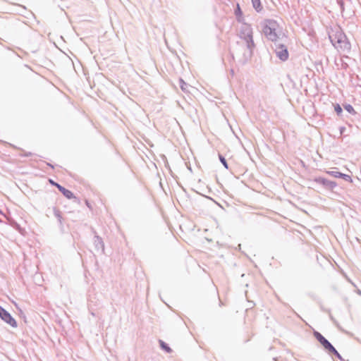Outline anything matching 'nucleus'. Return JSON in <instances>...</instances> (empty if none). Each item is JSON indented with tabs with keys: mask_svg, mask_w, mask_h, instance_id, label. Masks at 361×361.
<instances>
[{
	"mask_svg": "<svg viewBox=\"0 0 361 361\" xmlns=\"http://www.w3.org/2000/svg\"><path fill=\"white\" fill-rule=\"evenodd\" d=\"M48 166H49L51 168L54 169V166L49 163L47 164Z\"/></svg>",
	"mask_w": 361,
	"mask_h": 361,
	"instance_id": "27",
	"label": "nucleus"
},
{
	"mask_svg": "<svg viewBox=\"0 0 361 361\" xmlns=\"http://www.w3.org/2000/svg\"><path fill=\"white\" fill-rule=\"evenodd\" d=\"M0 318L7 324L11 327L16 328L18 326L16 320L12 317V315L5 310L2 306L0 305Z\"/></svg>",
	"mask_w": 361,
	"mask_h": 361,
	"instance_id": "6",
	"label": "nucleus"
},
{
	"mask_svg": "<svg viewBox=\"0 0 361 361\" xmlns=\"http://www.w3.org/2000/svg\"><path fill=\"white\" fill-rule=\"evenodd\" d=\"M313 336L322 345H323V344H324V343L328 341L321 333L317 331L314 330Z\"/></svg>",
	"mask_w": 361,
	"mask_h": 361,
	"instance_id": "16",
	"label": "nucleus"
},
{
	"mask_svg": "<svg viewBox=\"0 0 361 361\" xmlns=\"http://www.w3.org/2000/svg\"><path fill=\"white\" fill-rule=\"evenodd\" d=\"M239 37L244 40L247 49L244 51L243 56V63H245L252 58L255 48V44L253 40V32L251 26L244 23L240 27Z\"/></svg>",
	"mask_w": 361,
	"mask_h": 361,
	"instance_id": "1",
	"label": "nucleus"
},
{
	"mask_svg": "<svg viewBox=\"0 0 361 361\" xmlns=\"http://www.w3.org/2000/svg\"><path fill=\"white\" fill-rule=\"evenodd\" d=\"M357 293L358 295H361V290L358 289V290H357Z\"/></svg>",
	"mask_w": 361,
	"mask_h": 361,
	"instance_id": "26",
	"label": "nucleus"
},
{
	"mask_svg": "<svg viewBox=\"0 0 361 361\" xmlns=\"http://www.w3.org/2000/svg\"><path fill=\"white\" fill-rule=\"evenodd\" d=\"M313 182L322 186L324 189L333 191L337 186V183L334 180H330L324 177H316L314 178Z\"/></svg>",
	"mask_w": 361,
	"mask_h": 361,
	"instance_id": "5",
	"label": "nucleus"
},
{
	"mask_svg": "<svg viewBox=\"0 0 361 361\" xmlns=\"http://www.w3.org/2000/svg\"><path fill=\"white\" fill-rule=\"evenodd\" d=\"M31 155H32V153L31 152H28V153L25 154L24 157H30Z\"/></svg>",
	"mask_w": 361,
	"mask_h": 361,
	"instance_id": "25",
	"label": "nucleus"
},
{
	"mask_svg": "<svg viewBox=\"0 0 361 361\" xmlns=\"http://www.w3.org/2000/svg\"><path fill=\"white\" fill-rule=\"evenodd\" d=\"M251 1H252L253 8H255V10L257 12L259 13L263 9V7L262 6L260 0H251Z\"/></svg>",
	"mask_w": 361,
	"mask_h": 361,
	"instance_id": "19",
	"label": "nucleus"
},
{
	"mask_svg": "<svg viewBox=\"0 0 361 361\" xmlns=\"http://www.w3.org/2000/svg\"><path fill=\"white\" fill-rule=\"evenodd\" d=\"M329 37L331 44L336 49L343 51L350 50V43L342 30H338L334 33L329 34Z\"/></svg>",
	"mask_w": 361,
	"mask_h": 361,
	"instance_id": "2",
	"label": "nucleus"
},
{
	"mask_svg": "<svg viewBox=\"0 0 361 361\" xmlns=\"http://www.w3.org/2000/svg\"><path fill=\"white\" fill-rule=\"evenodd\" d=\"M345 130H346L345 127H344V126H341V127L339 128V132H340V134H341V135H343V133H345Z\"/></svg>",
	"mask_w": 361,
	"mask_h": 361,
	"instance_id": "24",
	"label": "nucleus"
},
{
	"mask_svg": "<svg viewBox=\"0 0 361 361\" xmlns=\"http://www.w3.org/2000/svg\"><path fill=\"white\" fill-rule=\"evenodd\" d=\"M322 347L324 349L331 355H334L341 361H345L341 354L338 352V350L334 348V346L329 341H326L324 344H323Z\"/></svg>",
	"mask_w": 361,
	"mask_h": 361,
	"instance_id": "9",
	"label": "nucleus"
},
{
	"mask_svg": "<svg viewBox=\"0 0 361 361\" xmlns=\"http://www.w3.org/2000/svg\"><path fill=\"white\" fill-rule=\"evenodd\" d=\"M220 162L223 164L225 169H228V164L226 158L220 153L218 154Z\"/></svg>",
	"mask_w": 361,
	"mask_h": 361,
	"instance_id": "22",
	"label": "nucleus"
},
{
	"mask_svg": "<svg viewBox=\"0 0 361 361\" xmlns=\"http://www.w3.org/2000/svg\"><path fill=\"white\" fill-rule=\"evenodd\" d=\"M49 183H51V185H54L55 187H56L59 190L68 200H71V199H75L77 200V198L75 197L74 194L69 190L66 189V188H64L63 186H62L61 185H60L59 183L55 182L54 180H53L52 179H49Z\"/></svg>",
	"mask_w": 361,
	"mask_h": 361,
	"instance_id": "7",
	"label": "nucleus"
},
{
	"mask_svg": "<svg viewBox=\"0 0 361 361\" xmlns=\"http://www.w3.org/2000/svg\"><path fill=\"white\" fill-rule=\"evenodd\" d=\"M0 214H3V213H2V212H1V210H0Z\"/></svg>",
	"mask_w": 361,
	"mask_h": 361,
	"instance_id": "29",
	"label": "nucleus"
},
{
	"mask_svg": "<svg viewBox=\"0 0 361 361\" xmlns=\"http://www.w3.org/2000/svg\"><path fill=\"white\" fill-rule=\"evenodd\" d=\"M326 173H328L329 175H330L334 178H342L344 180L349 182V183L353 182V179L350 176H349L348 174L343 173L338 171H326Z\"/></svg>",
	"mask_w": 361,
	"mask_h": 361,
	"instance_id": "11",
	"label": "nucleus"
},
{
	"mask_svg": "<svg viewBox=\"0 0 361 361\" xmlns=\"http://www.w3.org/2000/svg\"><path fill=\"white\" fill-rule=\"evenodd\" d=\"M322 347L324 349L331 355H334L341 361H345L341 354L338 352V350L334 348V346L329 341H326L324 344H323Z\"/></svg>",
	"mask_w": 361,
	"mask_h": 361,
	"instance_id": "8",
	"label": "nucleus"
},
{
	"mask_svg": "<svg viewBox=\"0 0 361 361\" xmlns=\"http://www.w3.org/2000/svg\"><path fill=\"white\" fill-rule=\"evenodd\" d=\"M94 233H95L94 237V245L95 247V249L99 251L101 250L102 253H104V243L103 242V240L101 237H99L96 232L94 231Z\"/></svg>",
	"mask_w": 361,
	"mask_h": 361,
	"instance_id": "13",
	"label": "nucleus"
},
{
	"mask_svg": "<svg viewBox=\"0 0 361 361\" xmlns=\"http://www.w3.org/2000/svg\"><path fill=\"white\" fill-rule=\"evenodd\" d=\"M276 21L271 19L266 20L262 26V32L264 36L268 40L273 42L274 44L280 40L279 37L276 32Z\"/></svg>",
	"mask_w": 361,
	"mask_h": 361,
	"instance_id": "3",
	"label": "nucleus"
},
{
	"mask_svg": "<svg viewBox=\"0 0 361 361\" xmlns=\"http://www.w3.org/2000/svg\"><path fill=\"white\" fill-rule=\"evenodd\" d=\"M338 4L340 6L341 11L344 10V2L343 0H338Z\"/></svg>",
	"mask_w": 361,
	"mask_h": 361,
	"instance_id": "23",
	"label": "nucleus"
},
{
	"mask_svg": "<svg viewBox=\"0 0 361 361\" xmlns=\"http://www.w3.org/2000/svg\"><path fill=\"white\" fill-rule=\"evenodd\" d=\"M313 336L322 345H323V344H324V343L328 341L321 333L317 331L314 330Z\"/></svg>",
	"mask_w": 361,
	"mask_h": 361,
	"instance_id": "15",
	"label": "nucleus"
},
{
	"mask_svg": "<svg viewBox=\"0 0 361 361\" xmlns=\"http://www.w3.org/2000/svg\"><path fill=\"white\" fill-rule=\"evenodd\" d=\"M234 13L235 15L238 22L242 23L243 20H244V18L243 17V11L240 8L239 4H237V6L234 10Z\"/></svg>",
	"mask_w": 361,
	"mask_h": 361,
	"instance_id": "14",
	"label": "nucleus"
},
{
	"mask_svg": "<svg viewBox=\"0 0 361 361\" xmlns=\"http://www.w3.org/2000/svg\"><path fill=\"white\" fill-rule=\"evenodd\" d=\"M159 343L160 348L165 351L166 353H171L172 352V349L171 348V347L164 341L159 339Z\"/></svg>",
	"mask_w": 361,
	"mask_h": 361,
	"instance_id": "17",
	"label": "nucleus"
},
{
	"mask_svg": "<svg viewBox=\"0 0 361 361\" xmlns=\"http://www.w3.org/2000/svg\"><path fill=\"white\" fill-rule=\"evenodd\" d=\"M53 212H54V215L58 220L59 226V229H60L61 232L64 233L65 230H64V226H63V219L62 217L61 211L57 207H53Z\"/></svg>",
	"mask_w": 361,
	"mask_h": 361,
	"instance_id": "12",
	"label": "nucleus"
},
{
	"mask_svg": "<svg viewBox=\"0 0 361 361\" xmlns=\"http://www.w3.org/2000/svg\"><path fill=\"white\" fill-rule=\"evenodd\" d=\"M276 56L282 61H286L289 58L288 47L280 40L276 42L272 46Z\"/></svg>",
	"mask_w": 361,
	"mask_h": 361,
	"instance_id": "4",
	"label": "nucleus"
},
{
	"mask_svg": "<svg viewBox=\"0 0 361 361\" xmlns=\"http://www.w3.org/2000/svg\"><path fill=\"white\" fill-rule=\"evenodd\" d=\"M343 107L350 114L353 115V116L357 114V111L355 110V109L353 108V106L351 104L344 103V104H343Z\"/></svg>",
	"mask_w": 361,
	"mask_h": 361,
	"instance_id": "18",
	"label": "nucleus"
},
{
	"mask_svg": "<svg viewBox=\"0 0 361 361\" xmlns=\"http://www.w3.org/2000/svg\"><path fill=\"white\" fill-rule=\"evenodd\" d=\"M322 347L324 349L331 355H334L341 361H345L341 354L338 352V350L334 348V346L329 341H326L324 344H323Z\"/></svg>",
	"mask_w": 361,
	"mask_h": 361,
	"instance_id": "10",
	"label": "nucleus"
},
{
	"mask_svg": "<svg viewBox=\"0 0 361 361\" xmlns=\"http://www.w3.org/2000/svg\"><path fill=\"white\" fill-rule=\"evenodd\" d=\"M86 204H87V205L88 207L90 206V204H88V202H87V201L86 202Z\"/></svg>",
	"mask_w": 361,
	"mask_h": 361,
	"instance_id": "28",
	"label": "nucleus"
},
{
	"mask_svg": "<svg viewBox=\"0 0 361 361\" xmlns=\"http://www.w3.org/2000/svg\"><path fill=\"white\" fill-rule=\"evenodd\" d=\"M179 85H180V87L182 90V91H183L185 92H188V84L186 83L182 78L179 79Z\"/></svg>",
	"mask_w": 361,
	"mask_h": 361,
	"instance_id": "21",
	"label": "nucleus"
},
{
	"mask_svg": "<svg viewBox=\"0 0 361 361\" xmlns=\"http://www.w3.org/2000/svg\"><path fill=\"white\" fill-rule=\"evenodd\" d=\"M334 111L338 116H343V108L339 104H334Z\"/></svg>",
	"mask_w": 361,
	"mask_h": 361,
	"instance_id": "20",
	"label": "nucleus"
}]
</instances>
